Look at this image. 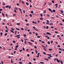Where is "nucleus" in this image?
Returning a JSON list of instances; mask_svg holds the SVG:
<instances>
[{
  "label": "nucleus",
  "instance_id": "a878e982",
  "mask_svg": "<svg viewBox=\"0 0 64 64\" xmlns=\"http://www.w3.org/2000/svg\"><path fill=\"white\" fill-rule=\"evenodd\" d=\"M48 10H49V11H51V10H51V9L50 8H48Z\"/></svg>",
  "mask_w": 64,
  "mask_h": 64
},
{
  "label": "nucleus",
  "instance_id": "473e14b6",
  "mask_svg": "<svg viewBox=\"0 0 64 64\" xmlns=\"http://www.w3.org/2000/svg\"><path fill=\"white\" fill-rule=\"evenodd\" d=\"M46 28L47 29H48L49 28V26H46Z\"/></svg>",
  "mask_w": 64,
  "mask_h": 64
},
{
  "label": "nucleus",
  "instance_id": "9b49d317",
  "mask_svg": "<svg viewBox=\"0 0 64 64\" xmlns=\"http://www.w3.org/2000/svg\"><path fill=\"white\" fill-rule=\"evenodd\" d=\"M60 12H61V13H63V11L61 10H60Z\"/></svg>",
  "mask_w": 64,
  "mask_h": 64
},
{
  "label": "nucleus",
  "instance_id": "0e129e2a",
  "mask_svg": "<svg viewBox=\"0 0 64 64\" xmlns=\"http://www.w3.org/2000/svg\"><path fill=\"white\" fill-rule=\"evenodd\" d=\"M36 36H37L38 35V33H36Z\"/></svg>",
  "mask_w": 64,
  "mask_h": 64
},
{
  "label": "nucleus",
  "instance_id": "412c9836",
  "mask_svg": "<svg viewBox=\"0 0 64 64\" xmlns=\"http://www.w3.org/2000/svg\"><path fill=\"white\" fill-rule=\"evenodd\" d=\"M7 33L5 34H4V36H7Z\"/></svg>",
  "mask_w": 64,
  "mask_h": 64
},
{
  "label": "nucleus",
  "instance_id": "6e6552de",
  "mask_svg": "<svg viewBox=\"0 0 64 64\" xmlns=\"http://www.w3.org/2000/svg\"><path fill=\"white\" fill-rule=\"evenodd\" d=\"M19 9L20 10V12H21L20 13H22V9H21L19 8Z\"/></svg>",
  "mask_w": 64,
  "mask_h": 64
},
{
  "label": "nucleus",
  "instance_id": "2f4dec72",
  "mask_svg": "<svg viewBox=\"0 0 64 64\" xmlns=\"http://www.w3.org/2000/svg\"><path fill=\"white\" fill-rule=\"evenodd\" d=\"M26 4L27 5H29V3H28L26 2Z\"/></svg>",
  "mask_w": 64,
  "mask_h": 64
},
{
  "label": "nucleus",
  "instance_id": "864d4df0",
  "mask_svg": "<svg viewBox=\"0 0 64 64\" xmlns=\"http://www.w3.org/2000/svg\"><path fill=\"white\" fill-rule=\"evenodd\" d=\"M5 32H8V30H6Z\"/></svg>",
  "mask_w": 64,
  "mask_h": 64
},
{
  "label": "nucleus",
  "instance_id": "dca6fc26",
  "mask_svg": "<svg viewBox=\"0 0 64 64\" xmlns=\"http://www.w3.org/2000/svg\"><path fill=\"white\" fill-rule=\"evenodd\" d=\"M35 51L36 52V54H37V53H38V51H37V50H35Z\"/></svg>",
  "mask_w": 64,
  "mask_h": 64
},
{
  "label": "nucleus",
  "instance_id": "680f3d73",
  "mask_svg": "<svg viewBox=\"0 0 64 64\" xmlns=\"http://www.w3.org/2000/svg\"><path fill=\"white\" fill-rule=\"evenodd\" d=\"M30 8L32 7V5H30Z\"/></svg>",
  "mask_w": 64,
  "mask_h": 64
},
{
  "label": "nucleus",
  "instance_id": "bb28decb",
  "mask_svg": "<svg viewBox=\"0 0 64 64\" xmlns=\"http://www.w3.org/2000/svg\"><path fill=\"white\" fill-rule=\"evenodd\" d=\"M21 29L22 30H24V28H21Z\"/></svg>",
  "mask_w": 64,
  "mask_h": 64
},
{
  "label": "nucleus",
  "instance_id": "0eeeda50",
  "mask_svg": "<svg viewBox=\"0 0 64 64\" xmlns=\"http://www.w3.org/2000/svg\"><path fill=\"white\" fill-rule=\"evenodd\" d=\"M24 44H25L26 45H27V43H26V40L25 41Z\"/></svg>",
  "mask_w": 64,
  "mask_h": 64
},
{
  "label": "nucleus",
  "instance_id": "6e6d98bb",
  "mask_svg": "<svg viewBox=\"0 0 64 64\" xmlns=\"http://www.w3.org/2000/svg\"><path fill=\"white\" fill-rule=\"evenodd\" d=\"M13 42H14V43H16V42H15L14 40L13 41Z\"/></svg>",
  "mask_w": 64,
  "mask_h": 64
},
{
  "label": "nucleus",
  "instance_id": "9d476101",
  "mask_svg": "<svg viewBox=\"0 0 64 64\" xmlns=\"http://www.w3.org/2000/svg\"><path fill=\"white\" fill-rule=\"evenodd\" d=\"M40 20H43V18H40Z\"/></svg>",
  "mask_w": 64,
  "mask_h": 64
},
{
  "label": "nucleus",
  "instance_id": "49530a36",
  "mask_svg": "<svg viewBox=\"0 0 64 64\" xmlns=\"http://www.w3.org/2000/svg\"><path fill=\"white\" fill-rule=\"evenodd\" d=\"M55 33H57V34H58V32H57V31H55Z\"/></svg>",
  "mask_w": 64,
  "mask_h": 64
},
{
  "label": "nucleus",
  "instance_id": "e433bc0d",
  "mask_svg": "<svg viewBox=\"0 0 64 64\" xmlns=\"http://www.w3.org/2000/svg\"><path fill=\"white\" fill-rule=\"evenodd\" d=\"M19 64H22V62H19Z\"/></svg>",
  "mask_w": 64,
  "mask_h": 64
},
{
  "label": "nucleus",
  "instance_id": "e2e57ef3",
  "mask_svg": "<svg viewBox=\"0 0 64 64\" xmlns=\"http://www.w3.org/2000/svg\"><path fill=\"white\" fill-rule=\"evenodd\" d=\"M23 50L24 51H25V48H23Z\"/></svg>",
  "mask_w": 64,
  "mask_h": 64
},
{
  "label": "nucleus",
  "instance_id": "c9c22d12",
  "mask_svg": "<svg viewBox=\"0 0 64 64\" xmlns=\"http://www.w3.org/2000/svg\"><path fill=\"white\" fill-rule=\"evenodd\" d=\"M0 34H1V36H2V35H3V33H2V32H1Z\"/></svg>",
  "mask_w": 64,
  "mask_h": 64
},
{
  "label": "nucleus",
  "instance_id": "c85d7f7f",
  "mask_svg": "<svg viewBox=\"0 0 64 64\" xmlns=\"http://www.w3.org/2000/svg\"><path fill=\"white\" fill-rule=\"evenodd\" d=\"M16 30H19V31L20 30V29L18 28H16Z\"/></svg>",
  "mask_w": 64,
  "mask_h": 64
},
{
  "label": "nucleus",
  "instance_id": "3c124183",
  "mask_svg": "<svg viewBox=\"0 0 64 64\" xmlns=\"http://www.w3.org/2000/svg\"><path fill=\"white\" fill-rule=\"evenodd\" d=\"M22 50H20L19 51V52H22Z\"/></svg>",
  "mask_w": 64,
  "mask_h": 64
},
{
  "label": "nucleus",
  "instance_id": "20e7f679",
  "mask_svg": "<svg viewBox=\"0 0 64 64\" xmlns=\"http://www.w3.org/2000/svg\"><path fill=\"white\" fill-rule=\"evenodd\" d=\"M52 3H51V2H50L48 4V5H49L50 6L51 5H52Z\"/></svg>",
  "mask_w": 64,
  "mask_h": 64
},
{
  "label": "nucleus",
  "instance_id": "4be33fe9",
  "mask_svg": "<svg viewBox=\"0 0 64 64\" xmlns=\"http://www.w3.org/2000/svg\"><path fill=\"white\" fill-rule=\"evenodd\" d=\"M18 47H19V46H18V45H17L16 46H15V48H18Z\"/></svg>",
  "mask_w": 64,
  "mask_h": 64
},
{
  "label": "nucleus",
  "instance_id": "bf43d9fd",
  "mask_svg": "<svg viewBox=\"0 0 64 64\" xmlns=\"http://www.w3.org/2000/svg\"><path fill=\"white\" fill-rule=\"evenodd\" d=\"M40 15L42 17V16H43V15L42 14H40Z\"/></svg>",
  "mask_w": 64,
  "mask_h": 64
},
{
  "label": "nucleus",
  "instance_id": "ddd939ff",
  "mask_svg": "<svg viewBox=\"0 0 64 64\" xmlns=\"http://www.w3.org/2000/svg\"><path fill=\"white\" fill-rule=\"evenodd\" d=\"M17 16V15L15 14H13V16Z\"/></svg>",
  "mask_w": 64,
  "mask_h": 64
},
{
  "label": "nucleus",
  "instance_id": "1a4fd4ad",
  "mask_svg": "<svg viewBox=\"0 0 64 64\" xmlns=\"http://www.w3.org/2000/svg\"><path fill=\"white\" fill-rule=\"evenodd\" d=\"M10 32H12V33H14V32H13V30H10Z\"/></svg>",
  "mask_w": 64,
  "mask_h": 64
},
{
  "label": "nucleus",
  "instance_id": "69168bd1",
  "mask_svg": "<svg viewBox=\"0 0 64 64\" xmlns=\"http://www.w3.org/2000/svg\"><path fill=\"white\" fill-rule=\"evenodd\" d=\"M33 60L34 61H36V59H35V58H34L33 59Z\"/></svg>",
  "mask_w": 64,
  "mask_h": 64
},
{
  "label": "nucleus",
  "instance_id": "ea45409f",
  "mask_svg": "<svg viewBox=\"0 0 64 64\" xmlns=\"http://www.w3.org/2000/svg\"><path fill=\"white\" fill-rule=\"evenodd\" d=\"M49 22H46V24H47V25H48V24H49Z\"/></svg>",
  "mask_w": 64,
  "mask_h": 64
},
{
  "label": "nucleus",
  "instance_id": "f8f14e48",
  "mask_svg": "<svg viewBox=\"0 0 64 64\" xmlns=\"http://www.w3.org/2000/svg\"><path fill=\"white\" fill-rule=\"evenodd\" d=\"M20 36V34L18 35H17L15 37H17L18 36Z\"/></svg>",
  "mask_w": 64,
  "mask_h": 64
},
{
  "label": "nucleus",
  "instance_id": "c756f323",
  "mask_svg": "<svg viewBox=\"0 0 64 64\" xmlns=\"http://www.w3.org/2000/svg\"><path fill=\"white\" fill-rule=\"evenodd\" d=\"M42 47H43L44 48H46V47H45V46H44L42 45Z\"/></svg>",
  "mask_w": 64,
  "mask_h": 64
},
{
  "label": "nucleus",
  "instance_id": "a211bd4d",
  "mask_svg": "<svg viewBox=\"0 0 64 64\" xmlns=\"http://www.w3.org/2000/svg\"><path fill=\"white\" fill-rule=\"evenodd\" d=\"M20 24L19 23H18L16 24L17 25H20Z\"/></svg>",
  "mask_w": 64,
  "mask_h": 64
},
{
  "label": "nucleus",
  "instance_id": "de8ad7c7",
  "mask_svg": "<svg viewBox=\"0 0 64 64\" xmlns=\"http://www.w3.org/2000/svg\"><path fill=\"white\" fill-rule=\"evenodd\" d=\"M31 13H34V12H33V11H31Z\"/></svg>",
  "mask_w": 64,
  "mask_h": 64
},
{
  "label": "nucleus",
  "instance_id": "a19ab883",
  "mask_svg": "<svg viewBox=\"0 0 64 64\" xmlns=\"http://www.w3.org/2000/svg\"><path fill=\"white\" fill-rule=\"evenodd\" d=\"M26 26H29V24L28 23H27L26 24Z\"/></svg>",
  "mask_w": 64,
  "mask_h": 64
},
{
  "label": "nucleus",
  "instance_id": "09e8293b",
  "mask_svg": "<svg viewBox=\"0 0 64 64\" xmlns=\"http://www.w3.org/2000/svg\"><path fill=\"white\" fill-rule=\"evenodd\" d=\"M49 56H50V57H52V56H51V54H50V55Z\"/></svg>",
  "mask_w": 64,
  "mask_h": 64
},
{
  "label": "nucleus",
  "instance_id": "79ce46f5",
  "mask_svg": "<svg viewBox=\"0 0 64 64\" xmlns=\"http://www.w3.org/2000/svg\"><path fill=\"white\" fill-rule=\"evenodd\" d=\"M49 50H50V51H52V49L51 48H50L49 49Z\"/></svg>",
  "mask_w": 64,
  "mask_h": 64
},
{
  "label": "nucleus",
  "instance_id": "052dcab7",
  "mask_svg": "<svg viewBox=\"0 0 64 64\" xmlns=\"http://www.w3.org/2000/svg\"><path fill=\"white\" fill-rule=\"evenodd\" d=\"M21 41H22V42H23V40L22 39H21Z\"/></svg>",
  "mask_w": 64,
  "mask_h": 64
},
{
  "label": "nucleus",
  "instance_id": "39448f33",
  "mask_svg": "<svg viewBox=\"0 0 64 64\" xmlns=\"http://www.w3.org/2000/svg\"><path fill=\"white\" fill-rule=\"evenodd\" d=\"M9 7V6L8 5L6 6V7H4V8H5V7H6V8H8Z\"/></svg>",
  "mask_w": 64,
  "mask_h": 64
},
{
  "label": "nucleus",
  "instance_id": "423d86ee",
  "mask_svg": "<svg viewBox=\"0 0 64 64\" xmlns=\"http://www.w3.org/2000/svg\"><path fill=\"white\" fill-rule=\"evenodd\" d=\"M44 60H46V61H48V60H49V59H48V58L47 59V58H44Z\"/></svg>",
  "mask_w": 64,
  "mask_h": 64
},
{
  "label": "nucleus",
  "instance_id": "cd10ccee",
  "mask_svg": "<svg viewBox=\"0 0 64 64\" xmlns=\"http://www.w3.org/2000/svg\"><path fill=\"white\" fill-rule=\"evenodd\" d=\"M59 50H60V51H62V49L60 48H59Z\"/></svg>",
  "mask_w": 64,
  "mask_h": 64
},
{
  "label": "nucleus",
  "instance_id": "f704fd0d",
  "mask_svg": "<svg viewBox=\"0 0 64 64\" xmlns=\"http://www.w3.org/2000/svg\"><path fill=\"white\" fill-rule=\"evenodd\" d=\"M31 41H32V42H34V41L32 40H31Z\"/></svg>",
  "mask_w": 64,
  "mask_h": 64
},
{
  "label": "nucleus",
  "instance_id": "338daca9",
  "mask_svg": "<svg viewBox=\"0 0 64 64\" xmlns=\"http://www.w3.org/2000/svg\"><path fill=\"white\" fill-rule=\"evenodd\" d=\"M38 23H40V20H38Z\"/></svg>",
  "mask_w": 64,
  "mask_h": 64
},
{
  "label": "nucleus",
  "instance_id": "5fc2aeb1",
  "mask_svg": "<svg viewBox=\"0 0 64 64\" xmlns=\"http://www.w3.org/2000/svg\"><path fill=\"white\" fill-rule=\"evenodd\" d=\"M14 12H17V11H16V9H15V10H14Z\"/></svg>",
  "mask_w": 64,
  "mask_h": 64
},
{
  "label": "nucleus",
  "instance_id": "603ef678",
  "mask_svg": "<svg viewBox=\"0 0 64 64\" xmlns=\"http://www.w3.org/2000/svg\"><path fill=\"white\" fill-rule=\"evenodd\" d=\"M47 16L48 17H49V16H50V15L49 14H47Z\"/></svg>",
  "mask_w": 64,
  "mask_h": 64
},
{
  "label": "nucleus",
  "instance_id": "aec40b11",
  "mask_svg": "<svg viewBox=\"0 0 64 64\" xmlns=\"http://www.w3.org/2000/svg\"><path fill=\"white\" fill-rule=\"evenodd\" d=\"M2 15L3 16H5V14H4V13H2Z\"/></svg>",
  "mask_w": 64,
  "mask_h": 64
},
{
  "label": "nucleus",
  "instance_id": "6ab92c4d",
  "mask_svg": "<svg viewBox=\"0 0 64 64\" xmlns=\"http://www.w3.org/2000/svg\"><path fill=\"white\" fill-rule=\"evenodd\" d=\"M60 62H61V63L62 64H63V62H62V60H61L60 61Z\"/></svg>",
  "mask_w": 64,
  "mask_h": 64
},
{
  "label": "nucleus",
  "instance_id": "72a5a7b5",
  "mask_svg": "<svg viewBox=\"0 0 64 64\" xmlns=\"http://www.w3.org/2000/svg\"><path fill=\"white\" fill-rule=\"evenodd\" d=\"M30 17H32V15L31 14H30Z\"/></svg>",
  "mask_w": 64,
  "mask_h": 64
},
{
  "label": "nucleus",
  "instance_id": "5701e85b",
  "mask_svg": "<svg viewBox=\"0 0 64 64\" xmlns=\"http://www.w3.org/2000/svg\"><path fill=\"white\" fill-rule=\"evenodd\" d=\"M11 62L12 64L13 63V60L12 59L11 60Z\"/></svg>",
  "mask_w": 64,
  "mask_h": 64
},
{
  "label": "nucleus",
  "instance_id": "b1692460",
  "mask_svg": "<svg viewBox=\"0 0 64 64\" xmlns=\"http://www.w3.org/2000/svg\"><path fill=\"white\" fill-rule=\"evenodd\" d=\"M35 30H36V31H39L38 29H35Z\"/></svg>",
  "mask_w": 64,
  "mask_h": 64
},
{
  "label": "nucleus",
  "instance_id": "7ed1b4c3",
  "mask_svg": "<svg viewBox=\"0 0 64 64\" xmlns=\"http://www.w3.org/2000/svg\"><path fill=\"white\" fill-rule=\"evenodd\" d=\"M54 6H56V8H57V7H58V4H56L54 5Z\"/></svg>",
  "mask_w": 64,
  "mask_h": 64
},
{
  "label": "nucleus",
  "instance_id": "13d9d810",
  "mask_svg": "<svg viewBox=\"0 0 64 64\" xmlns=\"http://www.w3.org/2000/svg\"><path fill=\"white\" fill-rule=\"evenodd\" d=\"M37 38H40V36H37Z\"/></svg>",
  "mask_w": 64,
  "mask_h": 64
},
{
  "label": "nucleus",
  "instance_id": "37998d69",
  "mask_svg": "<svg viewBox=\"0 0 64 64\" xmlns=\"http://www.w3.org/2000/svg\"><path fill=\"white\" fill-rule=\"evenodd\" d=\"M48 44H50V42H49V41H48Z\"/></svg>",
  "mask_w": 64,
  "mask_h": 64
},
{
  "label": "nucleus",
  "instance_id": "4468645a",
  "mask_svg": "<svg viewBox=\"0 0 64 64\" xmlns=\"http://www.w3.org/2000/svg\"><path fill=\"white\" fill-rule=\"evenodd\" d=\"M28 43H29V44H31V45H32V43H31L30 42H28Z\"/></svg>",
  "mask_w": 64,
  "mask_h": 64
},
{
  "label": "nucleus",
  "instance_id": "2eb2a0df",
  "mask_svg": "<svg viewBox=\"0 0 64 64\" xmlns=\"http://www.w3.org/2000/svg\"><path fill=\"white\" fill-rule=\"evenodd\" d=\"M24 37L25 38H26V34H24Z\"/></svg>",
  "mask_w": 64,
  "mask_h": 64
},
{
  "label": "nucleus",
  "instance_id": "8fccbe9b",
  "mask_svg": "<svg viewBox=\"0 0 64 64\" xmlns=\"http://www.w3.org/2000/svg\"><path fill=\"white\" fill-rule=\"evenodd\" d=\"M17 37H18L17 38H18V39H19L20 38V36H18Z\"/></svg>",
  "mask_w": 64,
  "mask_h": 64
},
{
  "label": "nucleus",
  "instance_id": "f3484780",
  "mask_svg": "<svg viewBox=\"0 0 64 64\" xmlns=\"http://www.w3.org/2000/svg\"><path fill=\"white\" fill-rule=\"evenodd\" d=\"M40 63H41V64H44V62H40Z\"/></svg>",
  "mask_w": 64,
  "mask_h": 64
},
{
  "label": "nucleus",
  "instance_id": "c03bdc74",
  "mask_svg": "<svg viewBox=\"0 0 64 64\" xmlns=\"http://www.w3.org/2000/svg\"><path fill=\"white\" fill-rule=\"evenodd\" d=\"M53 12H55V10H53Z\"/></svg>",
  "mask_w": 64,
  "mask_h": 64
},
{
  "label": "nucleus",
  "instance_id": "7c9ffc66",
  "mask_svg": "<svg viewBox=\"0 0 64 64\" xmlns=\"http://www.w3.org/2000/svg\"><path fill=\"white\" fill-rule=\"evenodd\" d=\"M23 13H26L25 10H24L23 11Z\"/></svg>",
  "mask_w": 64,
  "mask_h": 64
},
{
  "label": "nucleus",
  "instance_id": "f03ea898",
  "mask_svg": "<svg viewBox=\"0 0 64 64\" xmlns=\"http://www.w3.org/2000/svg\"><path fill=\"white\" fill-rule=\"evenodd\" d=\"M46 34H47L48 35H51V34H50V33L49 32H46Z\"/></svg>",
  "mask_w": 64,
  "mask_h": 64
},
{
  "label": "nucleus",
  "instance_id": "4d7b16f0",
  "mask_svg": "<svg viewBox=\"0 0 64 64\" xmlns=\"http://www.w3.org/2000/svg\"><path fill=\"white\" fill-rule=\"evenodd\" d=\"M8 58H9V59H11V57H10V56H9L8 57Z\"/></svg>",
  "mask_w": 64,
  "mask_h": 64
},
{
  "label": "nucleus",
  "instance_id": "58836bf2",
  "mask_svg": "<svg viewBox=\"0 0 64 64\" xmlns=\"http://www.w3.org/2000/svg\"><path fill=\"white\" fill-rule=\"evenodd\" d=\"M34 48L35 49H37V46H34Z\"/></svg>",
  "mask_w": 64,
  "mask_h": 64
},
{
  "label": "nucleus",
  "instance_id": "774afa93",
  "mask_svg": "<svg viewBox=\"0 0 64 64\" xmlns=\"http://www.w3.org/2000/svg\"><path fill=\"white\" fill-rule=\"evenodd\" d=\"M54 61H56V58L54 59Z\"/></svg>",
  "mask_w": 64,
  "mask_h": 64
},
{
  "label": "nucleus",
  "instance_id": "a18cd8bd",
  "mask_svg": "<svg viewBox=\"0 0 64 64\" xmlns=\"http://www.w3.org/2000/svg\"><path fill=\"white\" fill-rule=\"evenodd\" d=\"M43 53L44 54H45V55H46V54L45 52H43Z\"/></svg>",
  "mask_w": 64,
  "mask_h": 64
},
{
  "label": "nucleus",
  "instance_id": "f257e3e1",
  "mask_svg": "<svg viewBox=\"0 0 64 64\" xmlns=\"http://www.w3.org/2000/svg\"><path fill=\"white\" fill-rule=\"evenodd\" d=\"M56 61H57V62H58V63H59V62H60V60H59L58 59H56Z\"/></svg>",
  "mask_w": 64,
  "mask_h": 64
},
{
  "label": "nucleus",
  "instance_id": "4c0bfd02",
  "mask_svg": "<svg viewBox=\"0 0 64 64\" xmlns=\"http://www.w3.org/2000/svg\"><path fill=\"white\" fill-rule=\"evenodd\" d=\"M17 33V31H15V32L14 33L15 34H16Z\"/></svg>",
  "mask_w": 64,
  "mask_h": 64
},
{
  "label": "nucleus",
  "instance_id": "393cba45",
  "mask_svg": "<svg viewBox=\"0 0 64 64\" xmlns=\"http://www.w3.org/2000/svg\"><path fill=\"white\" fill-rule=\"evenodd\" d=\"M53 23H50V25H53Z\"/></svg>",
  "mask_w": 64,
  "mask_h": 64
}]
</instances>
